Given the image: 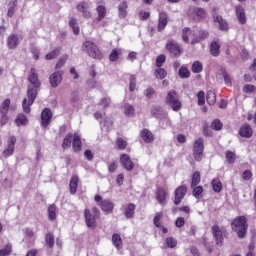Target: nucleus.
<instances>
[{"instance_id": "nucleus-59", "label": "nucleus", "mask_w": 256, "mask_h": 256, "mask_svg": "<svg viewBox=\"0 0 256 256\" xmlns=\"http://www.w3.org/2000/svg\"><path fill=\"white\" fill-rule=\"evenodd\" d=\"M0 113H1L0 125L1 127H3V125H7V123L9 122V117L5 112H0Z\"/></svg>"}, {"instance_id": "nucleus-30", "label": "nucleus", "mask_w": 256, "mask_h": 256, "mask_svg": "<svg viewBox=\"0 0 256 256\" xmlns=\"http://www.w3.org/2000/svg\"><path fill=\"white\" fill-rule=\"evenodd\" d=\"M112 243L116 249H122L123 247V239H121V235L114 233L112 235Z\"/></svg>"}, {"instance_id": "nucleus-50", "label": "nucleus", "mask_w": 256, "mask_h": 256, "mask_svg": "<svg viewBox=\"0 0 256 256\" xmlns=\"http://www.w3.org/2000/svg\"><path fill=\"white\" fill-rule=\"evenodd\" d=\"M211 128L214 129L215 131H221V129H223V123L221 122V120L215 119L211 123Z\"/></svg>"}, {"instance_id": "nucleus-22", "label": "nucleus", "mask_w": 256, "mask_h": 256, "mask_svg": "<svg viewBox=\"0 0 256 256\" xmlns=\"http://www.w3.org/2000/svg\"><path fill=\"white\" fill-rule=\"evenodd\" d=\"M236 17L241 23V25H245L247 23V16H245V9L242 6H236Z\"/></svg>"}, {"instance_id": "nucleus-5", "label": "nucleus", "mask_w": 256, "mask_h": 256, "mask_svg": "<svg viewBox=\"0 0 256 256\" xmlns=\"http://www.w3.org/2000/svg\"><path fill=\"white\" fill-rule=\"evenodd\" d=\"M166 105H170L173 111H180L181 107H183V104L181 103V100H179V94H177V91L170 90L167 93Z\"/></svg>"}, {"instance_id": "nucleus-41", "label": "nucleus", "mask_w": 256, "mask_h": 256, "mask_svg": "<svg viewBox=\"0 0 256 256\" xmlns=\"http://www.w3.org/2000/svg\"><path fill=\"white\" fill-rule=\"evenodd\" d=\"M154 75L156 79H165L167 77V70L159 67L155 70Z\"/></svg>"}, {"instance_id": "nucleus-42", "label": "nucleus", "mask_w": 256, "mask_h": 256, "mask_svg": "<svg viewBox=\"0 0 256 256\" xmlns=\"http://www.w3.org/2000/svg\"><path fill=\"white\" fill-rule=\"evenodd\" d=\"M69 26L71 27L74 35H79L80 29L79 25H77V20L75 18L70 19Z\"/></svg>"}, {"instance_id": "nucleus-15", "label": "nucleus", "mask_w": 256, "mask_h": 256, "mask_svg": "<svg viewBox=\"0 0 256 256\" xmlns=\"http://www.w3.org/2000/svg\"><path fill=\"white\" fill-rule=\"evenodd\" d=\"M19 43H21V39L17 34H10L7 38V47L8 49H15L19 47Z\"/></svg>"}, {"instance_id": "nucleus-60", "label": "nucleus", "mask_w": 256, "mask_h": 256, "mask_svg": "<svg viewBox=\"0 0 256 256\" xmlns=\"http://www.w3.org/2000/svg\"><path fill=\"white\" fill-rule=\"evenodd\" d=\"M11 244L6 245L4 249L0 250V256H7L11 254Z\"/></svg>"}, {"instance_id": "nucleus-40", "label": "nucleus", "mask_w": 256, "mask_h": 256, "mask_svg": "<svg viewBox=\"0 0 256 256\" xmlns=\"http://www.w3.org/2000/svg\"><path fill=\"white\" fill-rule=\"evenodd\" d=\"M17 0H11L8 4L7 17H13L15 15V7H17Z\"/></svg>"}, {"instance_id": "nucleus-58", "label": "nucleus", "mask_w": 256, "mask_h": 256, "mask_svg": "<svg viewBox=\"0 0 256 256\" xmlns=\"http://www.w3.org/2000/svg\"><path fill=\"white\" fill-rule=\"evenodd\" d=\"M116 143H117L118 149L123 150L127 148V141L123 140V138H118L116 140Z\"/></svg>"}, {"instance_id": "nucleus-17", "label": "nucleus", "mask_w": 256, "mask_h": 256, "mask_svg": "<svg viewBox=\"0 0 256 256\" xmlns=\"http://www.w3.org/2000/svg\"><path fill=\"white\" fill-rule=\"evenodd\" d=\"M156 200L158 203L162 206H165L167 204V191H165L163 188L159 187L156 190Z\"/></svg>"}, {"instance_id": "nucleus-28", "label": "nucleus", "mask_w": 256, "mask_h": 256, "mask_svg": "<svg viewBox=\"0 0 256 256\" xmlns=\"http://www.w3.org/2000/svg\"><path fill=\"white\" fill-rule=\"evenodd\" d=\"M221 73H222V77L224 79V83L225 85H227V87H232L233 86V80L231 79V76L229 75V73L227 72V69L225 68H221L220 69Z\"/></svg>"}, {"instance_id": "nucleus-49", "label": "nucleus", "mask_w": 256, "mask_h": 256, "mask_svg": "<svg viewBox=\"0 0 256 256\" xmlns=\"http://www.w3.org/2000/svg\"><path fill=\"white\" fill-rule=\"evenodd\" d=\"M235 152L231 151V150H227L226 151V160L228 161V163H230V165H233V163H235Z\"/></svg>"}, {"instance_id": "nucleus-16", "label": "nucleus", "mask_w": 256, "mask_h": 256, "mask_svg": "<svg viewBox=\"0 0 256 256\" xmlns=\"http://www.w3.org/2000/svg\"><path fill=\"white\" fill-rule=\"evenodd\" d=\"M240 137H245L246 139H251L253 137V128L249 124H243L239 129Z\"/></svg>"}, {"instance_id": "nucleus-44", "label": "nucleus", "mask_w": 256, "mask_h": 256, "mask_svg": "<svg viewBox=\"0 0 256 256\" xmlns=\"http://www.w3.org/2000/svg\"><path fill=\"white\" fill-rule=\"evenodd\" d=\"M73 142V134L69 133L65 136L62 147L67 149V147H71V143Z\"/></svg>"}, {"instance_id": "nucleus-48", "label": "nucleus", "mask_w": 256, "mask_h": 256, "mask_svg": "<svg viewBox=\"0 0 256 256\" xmlns=\"http://www.w3.org/2000/svg\"><path fill=\"white\" fill-rule=\"evenodd\" d=\"M198 183H201V173L195 172L192 176L191 187H197Z\"/></svg>"}, {"instance_id": "nucleus-23", "label": "nucleus", "mask_w": 256, "mask_h": 256, "mask_svg": "<svg viewBox=\"0 0 256 256\" xmlns=\"http://www.w3.org/2000/svg\"><path fill=\"white\" fill-rule=\"evenodd\" d=\"M135 209L136 206L133 203H129L128 205L125 206L124 215L126 219H133V217H135Z\"/></svg>"}, {"instance_id": "nucleus-2", "label": "nucleus", "mask_w": 256, "mask_h": 256, "mask_svg": "<svg viewBox=\"0 0 256 256\" xmlns=\"http://www.w3.org/2000/svg\"><path fill=\"white\" fill-rule=\"evenodd\" d=\"M231 228L234 233L237 234L239 239H245L247 235V229H249V224H247V217L237 216L231 222Z\"/></svg>"}, {"instance_id": "nucleus-57", "label": "nucleus", "mask_w": 256, "mask_h": 256, "mask_svg": "<svg viewBox=\"0 0 256 256\" xmlns=\"http://www.w3.org/2000/svg\"><path fill=\"white\" fill-rule=\"evenodd\" d=\"M68 58H69V56H67V55L62 56L56 64V69H61V67H63V65H65V63H67Z\"/></svg>"}, {"instance_id": "nucleus-33", "label": "nucleus", "mask_w": 256, "mask_h": 256, "mask_svg": "<svg viewBox=\"0 0 256 256\" xmlns=\"http://www.w3.org/2000/svg\"><path fill=\"white\" fill-rule=\"evenodd\" d=\"M15 123L18 127H21V125L25 126L27 123H29V120L27 119V116L25 114L20 113L17 115L15 119Z\"/></svg>"}, {"instance_id": "nucleus-36", "label": "nucleus", "mask_w": 256, "mask_h": 256, "mask_svg": "<svg viewBox=\"0 0 256 256\" xmlns=\"http://www.w3.org/2000/svg\"><path fill=\"white\" fill-rule=\"evenodd\" d=\"M45 242L49 249H53L55 245V235L52 232H49L45 235Z\"/></svg>"}, {"instance_id": "nucleus-55", "label": "nucleus", "mask_w": 256, "mask_h": 256, "mask_svg": "<svg viewBox=\"0 0 256 256\" xmlns=\"http://www.w3.org/2000/svg\"><path fill=\"white\" fill-rule=\"evenodd\" d=\"M166 57L165 54H160L157 58H156V66L158 67H163V63H165L166 61Z\"/></svg>"}, {"instance_id": "nucleus-20", "label": "nucleus", "mask_w": 256, "mask_h": 256, "mask_svg": "<svg viewBox=\"0 0 256 256\" xmlns=\"http://www.w3.org/2000/svg\"><path fill=\"white\" fill-rule=\"evenodd\" d=\"M151 115L156 119H167V112L161 106H154L151 110Z\"/></svg>"}, {"instance_id": "nucleus-11", "label": "nucleus", "mask_w": 256, "mask_h": 256, "mask_svg": "<svg viewBox=\"0 0 256 256\" xmlns=\"http://www.w3.org/2000/svg\"><path fill=\"white\" fill-rule=\"evenodd\" d=\"M50 85L51 87H53V89H57V87H59V85H61V81H63V71L59 70L54 72L50 78Z\"/></svg>"}, {"instance_id": "nucleus-38", "label": "nucleus", "mask_w": 256, "mask_h": 256, "mask_svg": "<svg viewBox=\"0 0 256 256\" xmlns=\"http://www.w3.org/2000/svg\"><path fill=\"white\" fill-rule=\"evenodd\" d=\"M207 37H209V32H207L205 30H200L198 38H194L192 40V45H195V43H199V41H203V40L207 39Z\"/></svg>"}, {"instance_id": "nucleus-61", "label": "nucleus", "mask_w": 256, "mask_h": 256, "mask_svg": "<svg viewBox=\"0 0 256 256\" xmlns=\"http://www.w3.org/2000/svg\"><path fill=\"white\" fill-rule=\"evenodd\" d=\"M135 81H136L135 76L131 75L130 76V84H129V89H130L131 92L135 91V87H136Z\"/></svg>"}, {"instance_id": "nucleus-43", "label": "nucleus", "mask_w": 256, "mask_h": 256, "mask_svg": "<svg viewBox=\"0 0 256 256\" xmlns=\"http://www.w3.org/2000/svg\"><path fill=\"white\" fill-rule=\"evenodd\" d=\"M9 107H11V100L7 98L0 107V113H9Z\"/></svg>"}, {"instance_id": "nucleus-35", "label": "nucleus", "mask_w": 256, "mask_h": 256, "mask_svg": "<svg viewBox=\"0 0 256 256\" xmlns=\"http://www.w3.org/2000/svg\"><path fill=\"white\" fill-rule=\"evenodd\" d=\"M221 46L217 42H212L210 45V53L213 57H219Z\"/></svg>"}, {"instance_id": "nucleus-45", "label": "nucleus", "mask_w": 256, "mask_h": 256, "mask_svg": "<svg viewBox=\"0 0 256 256\" xmlns=\"http://www.w3.org/2000/svg\"><path fill=\"white\" fill-rule=\"evenodd\" d=\"M59 53H61V48H55L46 55V60L51 61V59H55Z\"/></svg>"}, {"instance_id": "nucleus-8", "label": "nucleus", "mask_w": 256, "mask_h": 256, "mask_svg": "<svg viewBox=\"0 0 256 256\" xmlns=\"http://www.w3.org/2000/svg\"><path fill=\"white\" fill-rule=\"evenodd\" d=\"M94 201H96V203H98L99 207L101 208L102 211H104V213H113L115 204H113V202H111V200H109V199L103 200L101 195H96L94 197Z\"/></svg>"}, {"instance_id": "nucleus-63", "label": "nucleus", "mask_w": 256, "mask_h": 256, "mask_svg": "<svg viewBox=\"0 0 256 256\" xmlns=\"http://www.w3.org/2000/svg\"><path fill=\"white\" fill-rule=\"evenodd\" d=\"M154 95H155V89L147 88L145 90V96L147 97V99H151Z\"/></svg>"}, {"instance_id": "nucleus-46", "label": "nucleus", "mask_w": 256, "mask_h": 256, "mask_svg": "<svg viewBox=\"0 0 256 256\" xmlns=\"http://www.w3.org/2000/svg\"><path fill=\"white\" fill-rule=\"evenodd\" d=\"M124 113L127 117H133L135 115V108L130 104H125Z\"/></svg>"}, {"instance_id": "nucleus-52", "label": "nucleus", "mask_w": 256, "mask_h": 256, "mask_svg": "<svg viewBox=\"0 0 256 256\" xmlns=\"http://www.w3.org/2000/svg\"><path fill=\"white\" fill-rule=\"evenodd\" d=\"M191 33V28H184L182 30V39L184 43H189V35Z\"/></svg>"}, {"instance_id": "nucleus-37", "label": "nucleus", "mask_w": 256, "mask_h": 256, "mask_svg": "<svg viewBox=\"0 0 256 256\" xmlns=\"http://www.w3.org/2000/svg\"><path fill=\"white\" fill-rule=\"evenodd\" d=\"M96 11L98 13V17L96 18V21L99 23V21L105 19V16L107 15V9L104 6H98L96 8Z\"/></svg>"}, {"instance_id": "nucleus-32", "label": "nucleus", "mask_w": 256, "mask_h": 256, "mask_svg": "<svg viewBox=\"0 0 256 256\" xmlns=\"http://www.w3.org/2000/svg\"><path fill=\"white\" fill-rule=\"evenodd\" d=\"M214 21L218 23L220 31H228L229 24H227V21L223 20L221 16H216Z\"/></svg>"}, {"instance_id": "nucleus-54", "label": "nucleus", "mask_w": 256, "mask_h": 256, "mask_svg": "<svg viewBox=\"0 0 256 256\" xmlns=\"http://www.w3.org/2000/svg\"><path fill=\"white\" fill-rule=\"evenodd\" d=\"M161 219H163V212H158L154 217V225L155 227H161Z\"/></svg>"}, {"instance_id": "nucleus-53", "label": "nucleus", "mask_w": 256, "mask_h": 256, "mask_svg": "<svg viewBox=\"0 0 256 256\" xmlns=\"http://www.w3.org/2000/svg\"><path fill=\"white\" fill-rule=\"evenodd\" d=\"M119 55H121L119 50L113 49L112 52L109 55V60L112 61V62H115L119 59Z\"/></svg>"}, {"instance_id": "nucleus-29", "label": "nucleus", "mask_w": 256, "mask_h": 256, "mask_svg": "<svg viewBox=\"0 0 256 256\" xmlns=\"http://www.w3.org/2000/svg\"><path fill=\"white\" fill-rule=\"evenodd\" d=\"M48 219L49 221L57 219V206L55 204L48 206Z\"/></svg>"}, {"instance_id": "nucleus-39", "label": "nucleus", "mask_w": 256, "mask_h": 256, "mask_svg": "<svg viewBox=\"0 0 256 256\" xmlns=\"http://www.w3.org/2000/svg\"><path fill=\"white\" fill-rule=\"evenodd\" d=\"M178 75L181 79H189V77H191V72L187 67L182 66L178 71Z\"/></svg>"}, {"instance_id": "nucleus-7", "label": "nucleus", "mask_w": 256, "mask_h": 256, "mask_svg": "<svg viewBox=\"0 0 256 256\" xmlns=\"http://www.w3.org/2000/svg\"><path fill=\"white\" fill-rule=\"evenodd\" d=\"M187 15L190 19H193V21H196V23H199L201 19H205L207 13L203 8L190 7L187 11Z\"/></svg>"}, {"instance_id": "nucleus-13", "label": "nucleus", "mask_w": 256, "mask_h": 256, "mask_svg": "<svg viewBox=\"0 0 256 256\" xmlns=\"http://www.w3.org/2000/svg\"><path fill=\"white\" fill-rule=\"evenodd\" d=\"M187 195V187L180 186L175 190L174 205H181V201Z\"/></svg>"}, {"instance_id": "nucleus-9", "label": "nucleus", "mask_w": 256, "mask_h": 256, "mask_svg": "<svg viewBox=\"0 0 256 256\" xmlns=\"http://www.w3.org/2000/svg\"><path fill=\"white\" fill-rule=\"evenodd\" d=\"M203 138H198L193 145V157L195 161H201L203 159V149L205 146L203 145Z\"/></svg>"}, {"instance_id": "nucleus-4", "label": "nucleus", "mask_w": 256, "mask_h": 256, "mask_svg": "<svg viewBox=\"0 0 256 256\" xmlns=\"http://www.w3.org/2000/svg\"><path fill=\"white\" fill-rule=\"evenodd\" d=\"M82 49L89 57H92L93 59H103V54L101 53V50H99V47H97V44L91 41H85L82 45Z\"/></svg>"}, {"instance_id": "nucleus-34", "label": "nucleus", "mask_w": 256, "mask_h": 256, "mask_svg": "<svg viewBox=\"0 0 256 256\" xmlns=\"http://www.w3.org/2000/svg\"><path fill=\"white\" fill-rule=\"evenodd\" d=\"M206 101L208 105H215L217 103V96L215 94V91L209 90L206 95Z\"/></svg>"}, {"instance_id": "nucleus-47", "label": "nucleus", "mask_w": 256, "mask_h": 256, "mask_svg": "<svg viewBox=\"0 0 256 256\" xmlns=\"http://www.w3.org/2000/svg\"><path fill=\"white\" fill-rule=\"evenodd\" d=\"M192 73H201L203 71V64L199 61H195L191 67Z\"/></svg>"}, {"instance_id": "nucleus-24", "label": "nucleus", "mask_w": 256, "mask_h": 256, "mask_svg": "<svg viewBox=\"0 0 256 256\" xmlns=\"http://www.w3.org/2000/svg\"><path fill=\"white\" fill-rule=\"evenodd\" d=\"M127 9H129V5L127 4V1H122L118 5V17L120 19H125V17H127Z\"/></svg>"}, {"instance_id": "nucleus-31", "label": "nucleus", "mask_w": 256, "mask_h": 256, "mask_svg": "<svg viewBox=\"0 0 256 256\" xmlns=\"http://www.w3.org/2000/svg\"><path fill=\"white\" fill-rule=\"evenodd\" d=\"M212 189L214 193H221V191H223V183H221L219 178H214L212 180Z\"/></svg>"}, {"instance_id": "nucleus-56", "label": "nucleus", "mask_w": 256, "mask_h": 256, "mask_svg": "<svg viewBox=\"0 0 256 256\" xmlns=\"http://www.w3.org/2000/svg\"><path fill=\"white\" fill-rule=\"evenodd\" d=\"M198 98V105H205V92L204 91H199L197 94Z\"/></svg>"}, {"instance_id": "nucleus-64", "label": "nucleus", "mask_w": 256, "mask_h": 256, "mask_svg": "<svg viewBox=\"0 0 256 256\" xmlns=\"http://www.w3.org/2000/svg\"><path fill=\"white\" fill-rule=\"evenodd\" d=\"M201 193H203V187L202 186H198V187H195L193 189L194 197H199V195H201Z\"/></svg>"}, {"instance_id": "nucleus-25", "label": "nucleus", "mask_w": 256, "mask_h": 256, "mask_svg": "<svg viewBox=\"0 0 256 256\" xmlns=\"http://www.w3.org/2000/svg\"><path fill=\"white\" fill-rule=\"evenodd\" d=\"M140 136H141V139H143V141L145 143H153V141L155 140L153 133H151V131H149V129H143L140 133Z\"/></svg>"}, {"instance_id": "nucleus-21", "label": "nucleus", "mask_w": 256, "mask_h": 256, "mask_svg": "<svg viewBox=\"0 0 256 256\" xmlns=\"http://www.w3.org/2000/svg\"><path fill=\"white\" fill-rule=\"evenodd\" d=\"M77 10L82 13L83 17L86 19H91V12H89V3L82 2L77 5Z\"/></svg>"}, {"instance_id": "nucleus-12", "label": "nucleus", "mask_w": 256, "mask_h": 256, "mask_svg": "<svg viewBox=\"0 0 256 256\" xmlns=\"http://www.w3.org/2000/svg\"><path fill=\"white\" fill-rule=\"evenodd\" d=\"M51 119H53V113L49 108H45L41 113V125L44 129H46V127H49Z\"/></svg>"}, {"instance_id": "nucleus-6", "label": "nucleus", "mask_w": 256, "mask_h": 256, "mask_svg": "<svg viewBox=\"0 0 256 256\" xmlns=\"http://www.w3.org/2000/svg\"><path fill=\"white\" fill-rule=\"evenodd\" d=\"M166 49L170 54V57H181L183 54V48L175 41V40H168L166 43Z\"/></svg>"}, {"instance_id": "nucleus-27", "label": "nucleus", "mask_w": 256, "mask_h": 256, "mask_svg": "<svg viewBox=\"0 0 256 256\" xmlns=\"http://www.w3.org/2000/svg\"><path fill=\"white\" fill-rule=\"evenodd\" d=\"M69 187L71 195H75L77 193V187H79V177L73 176L70 180Z\"/></svg>"}, {"instance_id": "nucleus-19", "label": "nucleus", "mask_w": 256, "mask_h": 256, "mask_svg": "<svg viewBox=\"0 0 256 256\" xmlns=\"http://www.w3.org/2000/svg\"><path fill=\"white\" fill-rule=\"evenodd\" d=\"M168 19H169V16L167 15L166 12H160L159 20H158V27H157V30L159 32L163 31V29H165V27H167V23H169Z\"/></svg>"}, {"instance_id": "nucleus-26", "label": "nucleus", "mask_w": 256, "mask_h": 256, "mask_svg": "<svg viewBox=\"0 0 256 256\" xmlns=\"http://www.w3.org/2000/svg\"><path fill=\"white\" fill-rule=\"evenodd\" d=\"M72 147L75 153H79L83 147V144L81 143V137H79L77 134L73 136Z\"/></svg>"}, {"instance_id": "nucleus-1", "label": "nucleus", "mask_w": 256, "mask_h": 256, "mask_svg": "<svg viewBox=\"0 0 256 256\" xmlns=\"http://www.w3.org/2000/svg\"><path fill=\"white\" fill-rule=\"evenodd\" d=\"M29 85L27 87V98L22 101V108L24 113H31V105L35 103L39 89H41V81H39V74L35 68H31L28 75Z\"/></svg>"}, {"instance_id": "nucleus-14", "label": "nucleus", "mask_w": 256, "mask_h": 256, "mask_svg": "<svg viewBox=\"0 0 256 256\" xmlns=\"http://www.w3.org/2000/svg\"><path fill=\"white\" fill-rule=\"evenodd\" d=\"M120 163L126 171H133V168L135 167L133 160H131V157L127 154H122L120 156Z\"/></svg>"}, {"instance_id": "nucleus-51", "label": "nucleus", "mask_w": 256, "mask_h": 256, "mask_svg": "<svg viewBox=\"0 0 256 256\" xmlns=\"http://www.w3.org/2000/svg\"><path fill=\"white\" fill-rule=\"evenodd\" d=\"M166 245L167 247H169L170 249H175V247H177V240L173 237H168L166 238Z\"/></svg>"}, {"instance_id": "nucleus-62", "label": "nucleus", "mask_w": 256, "mask_h": 256, "mask_svg": "<svg viewBox=\"0 0 256 256\" xmlns=\"http://www.w3.org/2000/svg\"><path fill=\"white\" fill-rule=\"evenodd\" d=\"M175 225H176V227H178V229H181V227H183L185 225V218H183V217L177 218L175 221Z\"/></svg>"}, {"instance_id": "nucleus-18", "label": "nucleus", "mask_w": 256, "mask_h": 256, "mask_svg": "<svg viewBox=\"0 0 256 256\" xmlns=\"http://www.w3.org/2000/svg\"><path fill=\"white\" fill-rule=\"evenodd\" d=\"M212 233L216 239L217 245H223V231L219 227V225L212 226Z\"/></svg>"}, {"instance_id": "nucleus-3", "label": "nucleus", "mask_w": 256, "mask_h": 256, "mask_svg": "<svg viewBox=\"0 0 256 256\" xmlns=\"http://www.w3.org/2000/svg\"><path fill=\"white\" fill-rule=\"evenodd\" d=\"M84 217L87 227H89V229H95V227H97V219L101 217V212L97 207L92 208V213L91 210L85 209Z\"/></svg>"}, {"instance_id": "nucleus-10", "label": "nucleus", "mask_w": 256, "mask_h": 256, "mask_svg": "<svg viewBox=\"0 0 256 256\" xmlns=\"http://www.w3.org/2000/svg\"><path fill=\"white\" fill-rule=\"evenodd\" d=\"M17 143V138L15 136H10L8 138V146L7 148L2 152L3 157H11L13 153L15 152V144Z\"/></svg>"}]
</instances>
